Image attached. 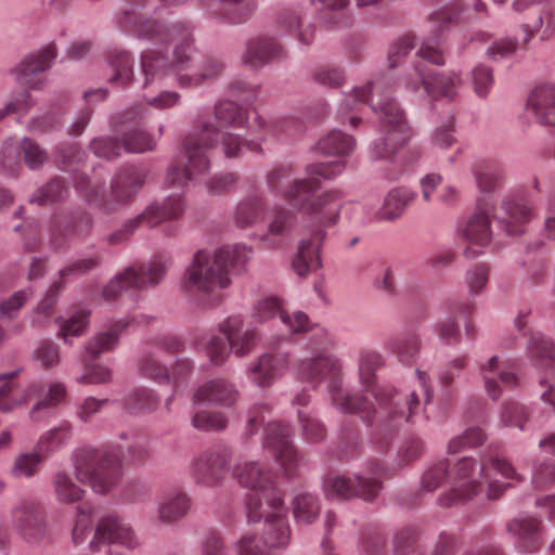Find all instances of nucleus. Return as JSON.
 <instances>
[{"instance_id": "1", "label": "nucleus", "mask_w": 555, "mask_h": 555, "mask_svg": "<svg viewBox=\"0 0 555 555\" xmlns=\"http://www.w3.org/2000/svg\"><path fill=\"white\" fill-rule=\"evenodd\" d=\"M268 191L298 207L307 217L309 238L302 240L292 267L299 276H307L321 267L320 250L328 231L340 218L344 195L339 190H328L318 195L321 182L312 178H296L291 164H279L266 175Z\"/></svg>"}, {"instance_id": "2", "label": "nucleus", "mask_w": 555, "mask_h": 555, "mask_svg": "<svg viewBox=\"0 0 555 555\" xmlns=\"http://www.w3.org/2000/svg\"><path fill=\"white\" fill-rule=\"evenodd\" d=\"M130 8L126 9L120 18L124 28L134 31L139 37L153 40L155 42L166 43L176 41L173 51V62L169 63L163 53L149 50L142 54L141 69L144 76L143 86L147 87L155 81H163L170 76H177L180 87H197L207 79L217 77L223 69V64L217 59H207L202 65V69L193 75L180 74L181 70L189 68L192 60V30L185 23H176L167 25L154 18H145L140 11L146 0H127Z\"/></svg>"}, {"instance_id": "3", "label": "nucleus", "mask_w": 555, "mask_h": 555, "mask_svg": "<svg viewBox=\"0 0 555 555\" xmlns=\"http://www.w3.org/2000/svg\"><path fill=\"white\" fill-rule=\"evenodd\" d=\"M215 118L220 128L211 122H203L183 140V151L188 158L185 168L177 165L169 167L165 184L168 188L184 190L188 183L197 177L205 175L210 166L208 151L212 149L220 140L223 154L227 158H234L242 155L244 149L258 153L261 151L260 141L266 139V121L257 118L259 128L256 140H243L241 134L234 133L222 128L238 129L244 127L247 121V113L241 106L232 101H221L215 106Z\"/></svg>"}, {"instance_id": "4", "label": "nucleus", "mask_w": 555, "mask_h": 555, "mask_svg": "<svg viewBox=\"0 0 555 555\" xmlns=\"http://www.w3.org/2000/svg\"><path fill=\"white\" fill-rule=\"evenodd\" d=\"M383 365L384 358L379 352L361 351L359 357L360 380L365 386V391L378 404V410H376L375 403L367 398L373 406L370 418L363 420L370 423L373 415L377 416L380 426L378 434L380 438L376 439V443L379 444L380 451L388 448L390 439L399 426L403 423L413 422V416L417 413L420 406V397L415 391L403 397L392 386H374L375 372Z\"/></svg>"}, {"instance_id": "5", "label": "nucleus", "mask_w": 555, "mask_h": 555, "mask_svg": "<svg viewBox=\"0 0 555 555\" xmlns=\"http://www.w3.org/2000/svg\"><path fill=\"white\" fill-rule=\"evenodd\" d=\"M358 104H369L378 114L382 137L373 142L371 157L390 159L410 138V129L403 111L391 98L387 79H377L357 87L343 103V108L352 111Z\"/></svg>"}, {"instance_id": "6", "label": "nucleus", "mask_w": 555, "mask_h": 555, "mask_svg": "<svg viewBox=\"0 0 555 555\" xmlns=\"http://www.w3.org/2000/svg\"><path fill=\"white\" fill-rule=\"evenodd\" d=\"M251 254V248L238 244L218 249L212 258L198 250L184 274L185 291L197 296L203 305H218L222 299L219 292L231 284L230 271L243 270Z\"/></svg>"}, {"instance_id": "7", "label": "nucleus", "mask_w": 555, "mask_h": 555, "mask_svg": "<svg viewBox=\"0 0 555 555\" xmlns=\"http://www.w3.org/2000/svg\"><path fill=\"white\" fill-rule=\"evenodd\" d=\"M299 377L313 388L325 383L331 393L333 406L344 413H356L361 418H370L372 403L367 397L344 392L341 361L327 353H318L302 359L297 365Z\"/></svg>"}, {"instance_id": "8", "label": "nucleus", "mask_w": 555, "mask_h": 555, "mask_svg": "<svg viewBox=\"0 0 555 555\" xmlns=\"http://www.w3.org/2000/svg\"><path fill=\"white\" fill-rule=\"evenodd\" d=\"M480 466L481 464L478 465L477 461L473 457H462L452 466L449 464V481L453 483V487L439 498V504L448 507L453 504L470 501L480 491V482L476 476L481 477L488 482V499L495 500L501 498L509 487V483L490 480L486 472L483 475H480Z\"/></svg>"}, {"instance_id": "9", "label": "nucleus", "mask_w": 555, "mask_h": 555, "mask_svg": "<svg viewBox=\"0 0 555 555\" xmlns=\"http://www.w3.org/2000/svg\"><path fill=\"white\" fill-rule=\"evenodd\" d=\"M74 468L80 482L101 494L109 492L121 478V462L116 452L79 449L74 454Z\"/></svg>"}, {"instance_id": "10", "label": "nucleus", "mask_w": 555, "mask_h": 555, "mask_svg": "<svg viewBox=\"0 0 555 555\" xmlns=\"http://www.w3.org/2000/svg\"><path fill=\"white\" fill-rule=\"evenodd\" d=\"M234 475L243 487L251 490L246 501L247 518L249 522H258L262 516L259 511L262 504L273 495H282L274 485L273 474L259 462L248 461L238 463Z\"/></svg>"}, {"instance_id": "11", "label": "nucleus", "mask_w": 555, "mask_h": 555, "mask_svg": "<svg viewBox=\"0 0 555 555\" xmlns=\"http://www.w3.org/2000/svg\"><path fill=\"white\" fill-rule=\"evenodd\" d=\"M369 474L371 476L357 475L354 478L327 476L323 486L324 492L327 498L333 499L348 500L358 496L364 501H373L382 489L378 477L387 476V470L378 461H374L369 464Z\"/></svg>"}, {"instance_id": "12", "label": "nucleus", "mask_w": 555, "mask_h": 555, "mask_svg": "<svg viewBox=\"0 0 555 555\" xmlns=\"http://www.w3.org/2000/svg\"><path fill=\"white\" fill-rule=\"evenodd\" d=\"M168 259L156 257L153 261L140 266L138 269L129 267L112 279L104 287L102 296L105 300L116 299L121 292L128 288H145L158 284L166 274Z\"/></svg>"}, {"instance_id": "13", "label": "nucleus", "mask_w": 555, "mask_h": 555, "mask_svg": "<svg viewBox=\"0 0 555 555\" xmlns=\"http://www.w3.org/2000/svg\"><path fill=\"white\" fill-rule=\"evenodd\" d=\"M231 450L222 444L209 447L195 455L189 474L198 486H219L230 470Z\"/></svg>"}, {"instance_id": "14", "label": "nucleus", "mask_w": 555, "mask_h": 555, "mask_svg": "<svg viewBox=\"0 0 555 555\" xmlns=\"http://www.w3.org/2000/svg\"><path fill=\"white\" fill-rule=\"evenodd\" d=\"M184 210V203L181 194L168 196L165 202L159 204H151L144 211L135 218L125 222L122 228L107 238L111 245H117L127 241L140 225L155 227L163 221L178 219Z\"/></svg>"}, {"instance_id": "15", "label": "nucleus", "mask_w": 555, "mask_h": 555, "mask_svg": "<svg viewBox=\"0 0 555 555\" xmlns=\"http://www.w3.org/2000/svg\"><path fill=\"white\" fill-rule=\"evenodd\" d=\"M264 518L261 542L269 553L283 550L288 545L291 528L287 521V512L282 495H273L259 508Z\"/></svg>"}, {"instance_id": "16", "label": "nucleus", "mask_w": 555, "mask_h": 555, "mask_svg": "<svg viewBox=\"0 0 555 555\" xmlns=\"http://www.w3.org/2000/svg\"><path fill=\"white\" fill-rule=\"evenodd\" d=\"M264 434V444L274 455L283 475L287 478L294 477L300 465V457L292 441V428L280 422H271L267 424Z\"/></svg>"}, {"instance_id": "17", "label": "nucleus", "mask_w": 555, "mask_h": 555, "mask_svg": "<svg viewBox=\"0 0 555 555\" xmlns=\"http://www.w3.org/2000/svg\"><path fill=\"white\" fill-rule=\"evenodd\" d=\"M102 544H118L127 550H134L140 546V540L129 524L117 514L111 513L98 520L89 547L92 552H98Z\"/></svg>"}, {"instance_id": "18", "label": "nucleus", "mask_w": 555, "mask_h": 555, "mask_svg": "<svg viewBox=\"0 0 555 555\" xmlns=\"http://www.w3.org/2000/svg\"><path fill=\"white\" fill-rule=\"evenodd\" d=\"M462 12L461 8L454 5L450 9L435 12L428 17L430 35L417 51V55L421 59L435 65L444 64L443 53L439 46L443 42L446 34Z\"/></svg>"}, {"instance_id": "19", "label": "nucleus", "mask_w": 555, "mask_h": 555, "mask_svg": "<svg viewBox=\"0 0 555 555\" xmlns=\"http://www.w3.org/2000/svg\"><path fill=\"white\" fill-rule=\"evenodd\" d=\"M291 352L282 346L272 347L261 353L247 371L256 386L266 388L282 377L288 370Z\"/></svg>"}, {"instance_id": "20", "label": "nucleus", "mask_w": 555, "mask_h": 555, "mask_svg": "<svg viewBox=\"0 0 555 555\" xmlns=\"http://www.w3.org/2000/svg\"><path fill=\"white\" fill-rule=\"evenodd\" d=\"M146 112L147 109L142 107H132L119 116L118 131L122 132L120 144L126 152L144 153L155 147L156 142L153 137L138 128Z\"/></svg>"}, {"instance_id": "21", "label": "nucleus", "mask_w": 555, "mask_h": 555, "mask_svg": "<svg viewBox=\"0 0 555 555\" xmlns=\"http://www.w3.org/2000/svg\"><path fill=\"white\" fill-rule=\"evenodd\" d=\"M276 315L291 333H302L311 328V322L306 313L301 311L287 312L278 297L260 299L253 310V317L257 322H266Z\"/></svg>"}, {"instance_id": "22", "label": "nucleus", "mask_w": 555, "mask_h": 555, "mask_svg": "<svg viewBox=\"0 0 555 555\" xmlns=\"http://www.w3.org/2000/svg\"><path fill=\"white\" fill-rule=\"evenodd\" d=\"M25 164L35 168V139L33 135L16 137L7 141L0 151V171L15 176Z\"/></svg>"}, {"instance_id": "23", "label": "nucleus", "mask_w": 555, "mask_h": 555, "mask_svg": "<svg viewBox=\"0 0 555 555\" xmlns=\"http://www.w3.org/2000/svg\"><path fill=\"white\" fill-rule=\"evenodd\" d=\"M219 331L225 336L231 351L236 357L248 356L260 340L257 328H244V321L240 315H232L219 325Z\"/></svg>"}, {"instance_id": "24", "label": "nucleus", "mask_w": 555, "mask_h": 555, "mask_svg": "<svg viewBox=\"0 0 555 555\" xmlns=\"http://www.w3.org/2000/svg\"><path fill=\"white\" fill-rule=\"evenodd\" d=\"M296 214L283 205H276L268 215L266 230L258 235L264 248H279L294 229Z\"/></svg>"}, {"instance_id": "25", "label": "nucleus", "mask_w": 555, "mask_h": 555, "mask_svg": "<svg viewBox=\"0 0 555 555\" xmlns=\"http://www.w3.org/2000/svg\"><path fill=\"white\" fill-rule=\"evenodd\" d=\"M552 0H514L512 8L515 12H524L532 5L543 4V9L539 15L531 22H527L522 25L525 31L524 43L527 44L532 37L541 31V39L546 40L555 29V13L551 7Z\"/></svg>"}, {"instance_id": "26", "label": "nucleus", "mask_w": 555, "mask_h": 555, "mask_svg": "<svg viewBox=\"0 0 555 555\" xmlns=\"http://www.w3.org/2000/svg\"><path fill=\"white\" fill-rule=\"evenodd\" d=\"M421 83L427 95L434 100L452 101L457 95V88L461 85V77L456 73H426L420 65H416Z\"/></svg>"}, {"instance_id": "27", "label": "nucleus", "mask_w": 555, "mask_h": 555, "mask_svg": "<svg viewBox=\"0 0 555 555\" xmlns=\"http://www.w3.org/2000/svg\"><path fill=\"white\" fill-rule=\"evenodd\" d=\"M14 73L18 86L24 90V94L0 109V119L10 113H17L30 108V92L35 88V54H27L17 64Z\"/></svg>"}, {"instance_id": "28", "label": "nucleus", "mask_w": 555, "mask_h": 555, "mask_svg": "<svg viewBox=\"0 0 555 555\" xmlns=\"http://www.w3.org/2000/svg\"><path fill=\"white\" fill-rule=\"evenodd\" d=\"M240 392L235 385L225 378H214L201 385L193 395L194 403L232 406Z\"/></svg>"}, {"instance_id": "29", "label": "nucleus", "mask_w": 555, "mask_h": 555, "mask_svg": "<svg viewBox=\"0 0 555 555\" xmlns=\"http://www.w3.org/2000/svg\"><path fill=\"white\" fill-rule=\"evenodd\" d=\"M285 56L283 47L272 37L261 36L247 43L242 56L243 63L251 68H260L271 61Z\"/></svg>"}, {"instance_id": "30", "label": "nucleus", "mask_w": 555, "mask_h": 555, "mask_svg": "<svg viewBox=\"0 0 555 555\" xmlns=\"http://www.w3.org/2000/svg\"><path fill=\"white\" fill-rule=\"evenodd\" d=\"M479 370L485 380L486 391L493 400H496L502 392L499 383L506 388L515 387L518 384L516 374L504 363H500L496 356L481 364Z\"/></svg>"}, {"instance_id": "31", "label": "nucleus", "mask_w": 555, "mask_h": 555, "mask_svg": "<svg viewBox=\"0 0 555 555\" xmlns=\"http://www.w3.org/2000/svg\"><path fill=\"white\" fill-rule=\"evenodd\" d=\"M527 109L539 124L555 130V86L537 87L528 98Z\"/></svg>"}, {"instance_id": "32", "label": "nucleus", "mask_w": 555, "mask_h": 555, "mask_svg": "<svg viewBox=\"0 0 555 555\" xmlns=\"http://www.w3.org/2000/svg\"><path fill=\"white\" fill-rule=\"evenodd\" d=\"M507 531L517 537L524 552H534L541 546V520L533 516L521 515L507 524Z\"/></svg>"}, {"instance_id": "33", "label": "nucleus", "mask_w": 555, "mask_h": 555, "mask_svg": "<svg viewBox=\"0 0 555 555\" xmlns=\"http://www.w3.org/2000/svg\"><path fill=\"white\" fill-rule=\"evenodd\" d=\"M191 506L192 500L185 491H169L157 504V520L160 524L173 525L189 514Z\"/></svg>"}, {"instance_id": "34", "label": "nucleus", "mask_w": 555, "mask_h": 555, "mask_svg": "<svg viewBox=\"0 0 555 555\" xmlns=\"http://www.w3.org/2000/svg\"><path fill=\"white\" fill-rule=\"evenodd\" d=\"M145 182L143 171L134 167L122 168L112 181V196L117 204L131 201Z\"/></svg>"}, {"instance_id": "35", "label": "nucleus", "mask_w": 555, "mask_h": 555, "mask_svg": "<svg viewBox=\"0 0 555 555\" xmlns=\"http://www.w3.org/2000/svg\"><path fill=\"white\" fill-rule=\"evenodd\" d=\"M501 208L504 216L500 219L508 235H520L525 224L534 217L532 207L522 199L504 201Z\"/></svg>"}, {"instance_id": "36", "label": "nucleus", "mask_w": 555, "mask_h": 555, "mask_svg": "<svg viewBox=\"0 0 555 555\" xmlns=\"http://www.w3.org/2000/svg\"><path fill=\"white\" fill-rule=\"evenodd\" d=\"M416 193L406 188H393L385 196L376 217L383 221L399 219L405 209L415 202Z\"/></svg>"}, {"instance_id": "37", "label": "nucleus", "mask_w": 555, "mask_h": 555, "mask_svg": "<svg viewBox=\"0 0 555 555\" xmlns=\"http://www.w3.org/2000/svg\"><path fill=\"white\" fill-rule=\"evenodd\" d=\"M490 211L491 206L489 204H479L477 211L466 222L462 235L469 244L485 246L490 242Z\"/></svg>"}, {"instance_id": "38", "label": "nucleus", "mask_w": 555, "mask_h": 555, "mask_svg": "<svg viewBox=\"0 0 555 555\" xmlns=\"http://www.w3.org/2000/svg\"><path fill=\"white\" fill-rule=\"evenodd\" d=\"M207 9L212 15L223 18L229 24L237 25L247 22L256 5L253 2L242 3V0H216Z\"/></svg>"}, {"instance_id": "39", "label": "nucleus", "mask_w": 555, "mask_h": 555, "mask_svg": "<svg viewBox=\"0 0 555 555\" xmlns=\"http://www.w3.org/2000/svg\"><path fill=\"white\" fill-rule=\"evenodd\" d=\"M137 369L139 374L145 378L158 384L170 383L169 369L160 361L159 352L154 347L147 346V341L138 360Z\"/></svg>"}, {"instance_id": "40", "label": "nucleus", "mask_w": 555, "mask_h": 555, "mask_svg": "<svg viewBox=\"0 0 555 555\" xmlns=\"http://www.w3.org/2000/svg\"><path fill=\"white\" fill-rule=\"evenodd\" d=\"M266 210V199L260 195H250L237 204L233 221L236 227L245 229L261 220Z\"/></svg>"}, {"instance_id": "41", "label": "nucleus", "mask_w": 555, "mask_h": 555, "mask_svg": "<svg viewBox=\"0 0 555 555\" xmlns=\"http://www.w3.org/2000/svg\"><path fill=\"white\" fill-rule=\"evenodd\" d=\"M527 351L541 369H555V343L547 336L533 333L528 341Z\"/></svg>"}, {"instance_id": "42", "label": "nucleus", "mask_w": 555, "mask_h": 555, "mask_svg": "<svg viewBox=\"0 0 555 555\" xmlns=\"http://www.w3.org/2000/svg\"><path fill=\"white\" fill-rule=\"evenodd\" d=\"M478 189L485 193L498 190L503 181L501 169L490 160H478L472 167Z\"/></svg>"}, {"instance_id": "43", "label": "nucleus", "mask_w": 555, "mask_h": 555, "mask_svg": "<svg viewBox=\"0 0 555 555\" xmlns=\"http://www.w3.org/2000/svg\"><path fill=\"white\" fill-rule=\"evenodd\" d=\"M354 146L356 141L352 137L339 130H333L317 143L315 149L325 155L346 156L353 151Z\"/></svg>"}, {"instance_id": "44", "label": "nucleus", "mask_w": 555, "mask_h": 555, "mask_svg": "<svg viewBox=\"0 0 555 555\" xmlns=\"http://www.w3.org/2000/svg\"><path fill=\"white\" fill-rule=\"evenodd\" d=\"M195 347L197 350H203L211 364L216 366L223 364L231 352L225 336L216 334L198 338L195 341Z\"/></svg>"}, {"instance_id": "45", "label": "nucleus", "mask_w": 555, "mask_h": 555, "mask_svg": "<svg viewBox=\"0 0 555 555\" xmlns=\"http://www.w3.org/2000/svg\"><path fill=\"white\" fill-rule=\"evenodd\" d=\"M128 326L126 321H117L113 326L103 333H100L87 345V352L92 360L96 359L102 352L112 350L118 343V336L124 328Z\"/></svg>"}, {"instance_id": "46", "label": "nucleus", "mask_w": 555, "mask_h": 555, "mask_svg": "<svg viewBox=\"0 0 555 555\" xmlns=\"http://www.w3.org/2000/svg\"><path fill=\"white\" fill-rule=\"evenodd\" d=\"M293 514L298 524H311L320 514V503L311 493L302 492L293 501Z\"/></svg>"}, {"instance_id": "47", "label": "nucleus", "mask_w": 555, "mask_h": 555, "mask_svg": "<svg viewBox=\"0 0 555 555\" xmlns=\"http://www.w3.org/2000/svg\"><path fill=\"white\" fill-rule=\"evenodd\" d=\"M389 348L401 363L411 364L420 353L421 339L416 334H406L392 339Z\"/></svg>"}, {"instance_id": "48", "label": "nucleus", "mask_w": 555, "mask_h": 555, "mask_svg": "<svg viewBox=\"0 0 555 555\" xmlns=\"http://www.w3.org/2000/svg\"><path fill=\"white\" fill-rule=\"evenodd\" d=\"M93 514L94 508L88 503L81 504L76 508V516L72 528V541L75 545L82 544L90 535L93 529Z\"/></svg>"}, {"instance_id": "49", "label": "nucleus", "mask_w": 555, "mask_h": 555, "mask_svg": "<svg viewBox=\"0 0 555 555\" xmlns=\"http://www.w3.org/2000/svg\"><path fill=\"white\" fill-rule=\"evenodd\" d=\"M158 405V397L150 388L132 390L124 399V406L130 412H152Z\"/></svg>"}, {"instance_id": "50", "label": "nucleus", "mask_w": 555, "mask_h": 555, "mask_svg": "<svg viewBox=\"0 0 555 555\" xmlns=\"http://www.w3.org/2000/svg\"><path fill=\"white\" fill-rule=\"evenodd\" d=\"M53 485L56 498L62 503L73 504L79 502L85 495V490L66 473H57Z\"/></svg>"}, {"instance_id": "51", "label": "nucleus", "mask_w": 555, "mask_h": 555, "mask_svg": "<svg viewBox=\"0 0 555 555\" xmlns=\"http://www.w3.org/2000/svg\"><path fill=\"white\" fill-rule=\"evenodd\" d=\"M192 426L202 431H222L228 426V417L220 411H197L192 420Z\"/></svg>"}, {"instance_id": "52", "label": "nucleus", "mask_w": 555, "mask_h": 555, "mask_svg": "<svg viewBox=\"0 0 555 555\" xmlns=\"http://www.w3.org/2000/svg\"><path fill=\"white\" fill-rule=\"evenodd\" d=\"M444 480H449V461H438L428 466L421 478V489L427 492L436 490Z\"/></svg>"}, {"instance_id": "53", "label": "nucleus", "mask_w": 555, "mask_h": 555, "mask_svg": "<svg viewBox=\"0 0 555 555\" xmlns=\"http://www.w3.org/2000/svg\"><path fill=\"white\" fill-rule=\"evenodd\" d=\"M489 468L495 469L502 477L507 480L515 481L516 483H520L525 480V478L516 470L514 465L506 459L491 456L489 460L482 462L479 468V474L483 475V473H487Z\"/></svg>"}, {"instance_id": "54", "label": "nucleus", "mask_w": 555, "mask_h": 555, "mask_svg": "<svg viewBox=\"0 0 555 555\" xmlns=\"http://www.w3.org/2000/svg\"><path fill=\"white\" fill-rule=\"evenodd\" d=\"M298 420L301 425L302 437L307 441L319 442L325 437L326 429L323 424L306 411H298Z\"/></svg>"}, {"instance_id": "55", "label": "nucleus", "mask_w": 555, "mask_h": 555, "mask_svg": "<svg viewBox=\"0 0 555 555\" xmlns=\"http://www.w3.org/2000/svg\"><path fill=\"white\" fill-rule=\"evenodd\" d=\"M345 168V160H333L326 163L310 164L306 167V172L309 176L308 178H312L318 181V177L332 180L341 175Z\"/></svg>"}, {"instance_id": "56", "label": "nucleus", "mask_w": 555, "mask_h": 555, "mask_svg": "<svg viewBox=\"0 0 555 555\" xmlns=\"http://www.w3.org/2000/svg\"><path fill=\"white\" fill-rule=\"evenodd\" d=\"M14 376V372L0 374V383H2L0 386V410L3 412H9L26 401V398L23 400L15 398V385L12 383Z\"/></svg>"}, {"instance_id": "57", "label": "nucleus", "mask_w": 555, "mask_h": 555, "mask_svg": "<svg viewBox=\"0 0 555 555\" xmlns=\"http://www.w3.org/2000/svg\"><path fill=\"white\" fill-rule=\"evenodd\" d=\"M68 436L66 428L57 427L49 430L41 436L40 441L37 443V463L44 457L50 451L56 449L63 443Z\"/></svg>"}, {"instance_id": "58", "label": "nucleus", "mask_w": 555, "mask_h": 555, "mask_svg": "<svg viewBox=\"0 0 555 555\" xmlns=\"http://www.w3.org/2000/svg\"><path fill=\"white\" fill-rule=\"evenodd\" d=\"M93 220L89 212L77 211L66 222L65 234L77 237H86L90 234Z\"/></svg>"}, {"instance_id": "59", "label": "nucleus", "mask_w": 555, "mask_h": 555, "mask_svg": "<svg viewBox=\"0 0 555 555\" xmlns=\"http://www.w3.org/2000/svg\"><path fill=\"white\" fill-rule=\"evenodd\" d=\"M14 521L23 535L33 537L34 503L30 500L22 501L14 509Z\"/></svg>"}, {"instance_id": "60", "label": "nucleus", "mask_w": 555, "mask_h": 555, "mask_svg": "<svg viewBox=\"0 0 555 555\" xmlns=\"http://www.w3.org/2000/svg\"><path fill=\"white\" fill-rule=\"evenodd\" d=\"M529 421V414L524 405L515 402L506 403L502 411V422L506 426H514L520 430H526V424Z\"/></svg>"}, {"instance_id": "61", "label": "nucleus", "mask_w": 555, "mask_h": 555, "mask_svg": "<svg viewBox=\"0 0 555 555\" xmlns=\"http://www.w3.org/2000/svg\"><path fill=\"white\" fill-rule=\"evenodd\" d=\"M311 2L323 18L334 24L339 23L337 17L343 15L349 3L348 0H311Z\"/></svg>"}, {"instance_id": "62", "label": "nucleus", "mask_w": 555, "mask_h": 555, "mask_svg": "<svg viewBox=\"0 0 555 555\" xmlns=\"http://www.w3.org/2000/svg\"><path fill=\"white\" fill-rule=\"evenodd\" d=\"M485 440V434L480 428H468L463 435L454 437L448 444L449 453H457L466 447H477Z\"/></svg>"}, {"instance_id": "63", "label": "nucleus", "mask_w": 555, "mask_h": 555, "mask_svg": "<svg viewBox=\"0 0 555 555\" xmlns=\"http://www.w3.org/2000/svg\"><path fill=\"white\" fill-rule=\"evenodd\" d=\"M90 149L98 156L105 159H113L120 155L122 150L120 141L112 137H102L94 139Z\"/></svg>"}, {"instance_id": "64", "label": "nucleus", "mask_w": 555, "mask_h": 555, "mask_svg": "<svg viewBox=\"0 0 555 555\" xmlns=\"http://www.w3.org/2000/svg\"><path fill=\"white\" fill-rule=\"evenodd\" d=\"M237 555H269V551L264 547L261 539L259 540L254 533H245L235 544Z\"/></svg>"}]
</instances>
